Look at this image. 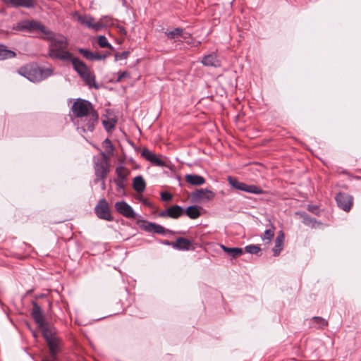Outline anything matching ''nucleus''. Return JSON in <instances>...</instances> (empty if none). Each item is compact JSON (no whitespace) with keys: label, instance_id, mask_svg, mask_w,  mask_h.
Listing matches in <instances>:
<instances>
[{"label":"nucleus","instance_id":"f257e3e1","mask_svg":"<svg viewBox=\"0 0 361 361\" xmlns=\"http://www.w3.org/2000/svg\"><path fill=\"white\" fill-rule=\"evenodd\" d=\"M74 124L80 133L93 132L98 122V114L87 100L77 99L71 108Z\"/></svg>","mask_w":361,"mask_h":361},{"label":"nucleus","instance_id":"f03ea898","mask_svg":"<svg viewBox=\"0 0 361 361\" xmlns=\"http://www.w3.org/2000/svg\"><path fill=\"white\" fill-rule=\"evenodd\" d=\"M44 35H45L44 39L49 42V56L50 58L64 61L71 59L72 54L67 50L68 42L66 37L54 33L47 28Z\"/></svg>","mask_w":361,"mask_h":361},{"label":"nucleus","instance_id":"7ed1b4c3","mask_svg":"<svg viewBox=\"0 0 361 361\" xmlns=\"http://www.w3.org/2000/svg\"><path fill=\"white\" fill-rule=\"evenodd\" d=\"M32 309L31 311V315L35 322L37 324L38 327L41 329L42 335L45 340H49L55 338L54 329L49 325L45 321L42 309L38 303L35 301H32Z\"/></svg>","mask_w":361,"mask_h":361},{"label":"nucleus","instance_id":"20e7f679","mask_svg":"<svg viewBox=\"0 0 361 361\" xmlns=\"http://www.w3.org/2000/svg\"><path fill=\"white\" fill-rule=\"evenodd\" d=\"M18 73L31 82H39L51 76L53 74V69L51 68L24 67L21 68Z\"/></svg>","mask_w":361,"mask_h":361},{"label":"nucleus","instance_id":"39448f33","mask_svg":"<svg viewBox=\"0 0 361 361\" xmlns=\"http://www.w3.org/2000/svg\"><path fill=\"white\" fill-rule=\"evenodd\" d=\"M68 61H71L74 70L79 74L87 85L90 87L94 86L96 88L98 87L95 85L94 76L91 73L88 67L84 62L78 58L74 57L73 54L71 55V59H68Z\"/></svg>","mask_w":361,"mask_h":361},{"label":"nucleus","instance_id":"423d86ee","mask_svg":"<svg viewBox=\"0 0 361 361\" xmlns=\"http://www.w3.org/2000/svg\"><path fill=\"white\" fill-rule=\"evenodd\" d=\"M93 161L96 176L94 183H97L99 180H102L103 188H104V179L106 177L109 172L108 157L104 152H102L101 156L94 157Z\"/></svg>","mask_w":361,"mask_h":361},{"label":"nucleus","instance_id":"0eeeda50","mask_svg":"<svg viewBox=\"0 0 361 361\" xmlns=\"http://www.w3.org/2000/svg\"><path fill=\"white\" fill-rule=\"evenodd\" d=\"M47 27L39 21L36 20H24L17 23L13 30L29 33L40 32L42 34L45 32Z\"/></svg>","mask_w":361,"mask_h":361},{"label":"nucleus","instance_id":"6e6552de","mask_svg":"<svg viewBox=\"0 0 361 361\" xmlns=\"http://www.w3.org/2000/svg\"><path fill=\"white\" fill-rule=\"evenodd\" d=\"M228 181L233 188L241 191L256 195L262 194L264 192L263 190L257 185H247L243 182L239 181L238 180L233 177H228Z\"/></svg>","mask_w":361,"mask_h":361},{"label":"nucleus","instance_id":"1a4fd4ad","mask_svg":"<svg viewBox=\"0 0 361 361\" xmlns=\"http://www.w3.org/2000/svg\"><path fill=\"white\" fill-rule=\"evenodd\" d=\"M94 212L100 219L112 221L113 216L110 212L109 204L104 198L101 199L95 206Z\"/></svg>","mask_w":361,"mask_h":361},{"label":"nucleus","instance_id":"9d476101","mask_svg":"<svg viewBox=\"0 0 361 361\" xmlns=\"http://www.w3.org/2000/svg\"><path fill=\"white\" fill-rule=\"evenodd\" d=\"M335 199L338 207L346 212H348L353 205V197L349 194L340 192Z\"/></svg>","mask_w":361,"mask_h":361},{"label":"nucleus","instance_id":"9b49d317","mask_svg":"<svg viewBox=\"0 0 361 361\" xmlns=\"http://www.w3.org/2000/svg\"><path fill=\"white\" fill-rule=\"evenodd\" d=\"M74 16L76 18L78 22L89 29L94 30V32H98V25H97V21L94 17L87 14H80L78 12L74 13Z\"/></svg>","mask_w":361,"mask_h":361},{"label":"nucleus","instance_id":"f8f14e48","mask_svg":"<svg viewBox=\"0 0 361 361\" xmlns=\"http://www.w3.org/2000/svg\"><path fill=\"white\" fill-rule=\"evenodd\" d=\"M115 208L119 214L126 218L135 219L137 217L133 209L125 201L116 202Z\"/></svg>","mask_w":361,"mask_h":361},{"label":"nucleus","instance_id":"ddd939ff","mask_svg":"<svg viewBox=\"0 0 361 361\" xmlns=\"http://www.w3.org/2000/svg\"><path fill=\"white\" fill-rule=\"evenodd\" d=\"M184 214V209L179 205H173L169 208L161 211L159 213V216L171 219H178Z\"/></svg>","mask_w":361,"mask_h":361},{"label":"nucleus","instance_id":"4468645a","mask_svg":"<svg viewBox=\"0 0 361 361\" xmlns=\"http://www.w3.org/2000/svg\"><path fill=\"white\" fill-rule=\"evenodd\" d=\"M164 244L171 245L173 248L179 250H194L192 241L185 238H178L174 243H170L166 241Z\"/></svg>","mask_w":361,"mask_h":361},{"label":"nucleus","instance_id":"2eb2a0df","mask_svg":"<svg viewBox=\"0 0 361 361\" xmlns=\"http://www.w3.org/2000/svg\"><path fill=\"white\" fill-rule=\"evenodd\" d=\"M78 51L87 60L90 61H100L104 60L110 55L109 52L100 54L96 52H92L87 49L80 48Z\"/></svg>","mask_w":361,"mask_h":361},{"label":"nucleus","instance_id":"dca6fc26","mask_svg":"<svg viewBox=\"0 0 361 361\" xmlns=\"http://www.w3.org/2000/svg\"><path fill=\"white\" fill-rule=\"evenodd\" d=\"M192 198L197 200H211L215 197L214 192L208 189H198L192 194Z\"/></svg>","mask_w":361,"mask_h":361},{"label":"nucleus","instance_id":"f3484780","mask_svg":"<svg viewBox=\"0 0 361 361\" xmlns=\"http://www.w3.org/2000/svg\"><path fill=\"white\" fill-rule=\"evenodd\" d=\"M3 1L12 7H24L27 8H35L37 4L36 0H3Z\"/></svg>","mask_w":361,"mask_h":361},{"label":"nucleus","instance_id":"a211bd4d","mask_svg":"<svg viewBox=\"0 0 361 361\" xmlns=\"http://www.w3.org/2000/svg\"><path fill=\"white\" fill-rule=\"evenodd\" d=\"M141 155L147 161H150L152 164L158 166H164L165 162L159 159L154 153L150 151L148 149H143Z\"/></svg>","mask_w":361,"mask_h":361},{"label":"nucleus","instance_id":"6ab92c4d","mask_svg":"<svg viewBox=\"0 0 361 361\" xmlns=\"http://www.w3.org/2000/svg\"><path fill=\"white\" fill-rule=\"evenodd\" d=\"M284 238V233H283V231H280L275 239V245L272 249L274 256H279L281 250H283Z\"/></svg>","mask_w":361,"mask_h":361},{"label":"nucleus","instance_id":"aec40b11","mask_svg":"<svg viewBox=\"0 0 361 361\" xmlns=\"http://www.w3.org/2000/svg\"><path fill=\"white\" fill-rule=\"evenodd\" d=\"M310 327L323 329L328 326V322L321 317H314L310 320Z\"/></svg>","mask_w":361,"mask_h":361},{"label":"nucleus","instance_id":"412c9836","mask_svg":"<svg viewBox=\"0 0 361 361\" xmlns=\"http://www.w3.org/2000/svg\"><path fill=\"white\" fill-rule=\"evenodd\" d=\"M202 63L205 66L219 67L220 66V62L217 59L215 54H210L204 56L202 58Z\"/></svg>","mask_w":361,"mask_h":361},{"label":"nucleus","instance_id":"4be33fe9","mask_svg":"<svg viewBox=\"0 0 361 361\" xmlns=\"http://www.w3.org/2000/svg\"><path fill=\"white\" fill-rule=\"evenodd\" d=\"M185 181L192 185H202L205 183V179L197 174H187L185 176Z\"/></svg>","mask_w":361,"mask_h":361},{"label":"nucleus","instance_id":"5701e85b","mask_svg":"<svg viewBox=\"0 0 361 361\" xmlns=\"http://www.w3.org/2000/svg\"><path fill=\"white\" fill-rule=\"evenodd\" d=\"M133 187L137 192L141 193L145 191L146 188V183L142 176H137L134 178Z\"/></svg>","mask_w":361,"mask_h":361},{"label":"nucleus","instance_id":"b1692460","mask_svg":"<svg viewBox=\"0 0 361 361\" xmlns=\"http://www.w3.org/2000/svg\"><path fill=\"white\" fill-rule=\"evenodd\" d=\"M221 247L225 252L234 258L241 255L243 253V249L240 247H228L224 245H221Z\"/></svg>","mask_w":361,"mask_h":361},{"label":"nucleus","instance_id":"393cba45","mask_svg":"<svg viewBox=\"0 0 361 361\" xmlns=\"http://www.w3.org/2000/svg\"><path fill=\"white\" fill-rule=\"evenodd\" d=\"M16 56V53L8 49L5 45L0 44V60L11 59Z\"/></svg>","mask_w":361,"mask_h":361},{"label":"nucleus","instance_id":"a878e982","mask_svg":"<svg viewBox=\"0 0 361 361\" xmlns=\"http://www.w3.org/2000/svg\"><path fill=\"white\" fill-rule=\"evenodd\" d=\"M97 25L99 26L98 31H100L104 27L113 25V20L111 18L107 16H102L99 20L97 21Z\"/></svg>","mask_w":361,"mask_h":361},{"label":"nucleus","instance_id":"bb28decb","mask_svg":"<svg viewBox=\"0 0 361 361\" xmlns=\"http://www.w3.org/2000/svg\"><path fill=\"white\" fill-rule=\"evenodd\" d=\"M184 213L192 219H195L200 216V212L197 206L188 207L185 211L184 210Z\"/></svg>","mask_w":361,"mask_h":361},{"label":"nucleus","instance_id":"cd10ccee","mask_svg":"<svg viewBox=\"0 0 361 361\" xmlns=\"http://www.w3.org/2000/svg\"><path fill=\"white\" fill-rule=\"evenodd\" d=\"M165 35L169 39H174L178 37H183V30L180 27H177L172 31L165 32Z\"/></svg>","mask_w":361,"mask_h":361},{"label":"nucleus","instance_id":"c85d7f7f","mask_svg":"<svg viewBox=\"0 0 361 361\" xmlns=\"http://www.w3.org/2000/svg\"><path fill=\"white\" fill-rule=\"evenodd\" d=\"M46 341L48 344L51 353L54 355H56L58 351V341L56 337L47 340Z\"/></svg>","mask_w":361,"mask_h":361},{"label":"nucleus","instance_id":"c756f323","mask_svg":"<svg viewBox=\"0 0 361 361\" xmlns=\"http://www.w3.org/2000/svg\"><path fill=\"white\" fill-rule=\"evenodd\" d=\"M97 43L102 48L107 47L110 49H113L112 45L108 42L107 38L104 35H100L98 37Z\"/></svg>","mask_w":361,"mask_h":361},{"label":"nucleus","instance_id":"7c9ffc66","mask_svg":"<svg viewBox=\"0 0 361 361\" xmlns=\"http://www.w3.org/2000/svg\"><path fill=\"white\" fill-rule=\"evenodd\" d=\"M274 231H275L274 227L273 226H271V227L267 229L264 231V233L263 236L262 237V240L264 241L267 240L268 243L270 242V240L274 235Z\"/></svg>","mask_w":361,"mask_h":361},{"label":"nucleus","instance_id":"2f4dec72","mask_svg":"<svg viewBox=\"0 0 361 361\" xmlns=\"http://www.w3.org/2000/svg\"><path fill=\"white\" fill-rule=\"evenodd\" d=\"M118 180H126L127 177V173L126 169L123 166H118L116 169Z\"/></svg>","mask_w":361,"mask_h":361},{"label":"nucleus","instance_id":"473e14b6","mask_svg":"<svg viewBox=\"0 0 361 361\" xmlns=\"http://www.w3.org/2000/svg\"><path fill=\"white\" fill-rule=\"evenodd\" d=\"M260 250L259 246L256 245H250L245 247V251L250 254L257 255Z\"/></svg>","mask_w":361,"mask_h":361},{"label":"nucleus","instance_id":"72a5a7b5","mask_svg":"<svg viewBox=\"0 0 361 361\" xmlns=\"http://www.w3.org/2000/svg\"><path fill=\"white\" fill-rule=\"evenodd\" d=\"M302 222L304 224L307 225V226H314L315 223H316V220L314 218H312L311 216H310L309 215L305 214H303L302 216Z\"/></svg>","mask_w":361,"mask_h":361},{"label":"nucleus","instance_id":"f704fd0d","mask_svg":"<svg viewBox=\"0 0 361 361\" xmlns=\"http://www.w3.org/2000/svg\"><path fill=\"white\" fill-rule=\"evenodd\" d=\"M152 226L154 227V233H158V234H165L166 233H171V231L170 230H168L163 227L162 226L159 224H155V225H152Z\"/></svg>","mask_w":361,"mask_h":361},{"label":"nucleus","instance_id":"c9c22d12","mask_svg":"<svg viewBox=\"0 0 361 361\" xmlns=\"http://www.w3.org/2000/svg\"><path fill=\"white\" fill-rule=\"evenodd\" d=\"M125 180H115V183L116 185V190L118 192L124 191L125 190Z\"/></svg>","mask_w":361,"mask_h":361},{"label":"nucleus","instance_id":"e433bc0d","mask_svg":"<svg viewBox=\"0 0 361 361\" xmlns=\"http://www.w3.org/2000/svg\"><path fill=\"white\" fill-rule=\"evenodd\" d=\"M161 197L164 202H170L173 199V195L169 192H163L161 193Z\"/></svg>","mask_w":361,"mask_h":361},{"label":"nucleus","instance_id":"4c0bfd02","mask_svg":"<svg viewBox=\"0 0 361 361\" xmlns=\"http://www.w3.org/2000/svg\"><path fill=\"white\" fill-rule=\"evenodd\" d=\"M129 53L128 51H123L121 53H117L115 54L116 61H120L126 59L128 56Z\"/></svg>","mask_w":361,"mask_h":361},{"label":"nucleus","instance_id":"58836bf2","mask_svg":"<svg viewBox=\"0 0 361 361\" xmlns=\"http://www.w3.org/2000/svg\"><path fill=\"white\" fill-rule=\"evenodd\" d=\"M152 225H155V223L147 222L145 224L142 226V228L147 232L154 233V227L150 226Z\"/></svg>","mask_w":361,"mask_h":361},{"label":"nucleus","instance_id":"ea45409f","mask_svg":"<svg viewBox=\"0 0 361 361\" xmlns=\"http://www.w3.org/2000/svg\"><path fill=\"white\" fill-rule=\"evenodd\" d=\"M103 126L107 131H110L114 128V125L108 121H102Z\"/></svg>","mask_w":361,"mask_h":361},{"label":"nucleus","instance_id":"a19ab883","mask_svg":"<svg viewBox=\"0 0 361 361\" xmlns=\"http://www.w3.org/2000/svg\"><path fill=\"white\" fill-rule=\"evenodd\" d=\"M118 78L116 79V82H121L123 78L129 76V73L126 71L118 72Z\"/></svg>","mask_w":361,"mask_h":361},{"label":"nucleus","instance_id":"79ce46f5","mask_svg":"<svg viewBox=\"0 0 361 361\" xmlns=\"http://www.w3.org/2000/svg\"><path fill=\"white\" fill-rule=\"evenodd\" d=\"M104 143L105 144V147H106V148H109H109H110V149H111V151L113 150V146H112V145H111V141H110L108 138H106V139L104 140Z\"/></svg>","mask_w":361,"mask_h":361}]
</instances>
